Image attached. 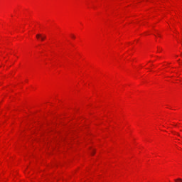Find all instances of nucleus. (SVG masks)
<instances>
[{"label": "nucleus", "instance_id": "obj_1", "mask_svg": "<svg viewBox=\"0 0 182 182\" xmlns=\"http://www.w3.org/2000/svg\"><path fill=\"white\" fill-rule=\"evenodd\" d=\"M36 38L38 39H40L41 41H43L44 40L46 39V36L42 35V34H37Z\"/></svg>", "mask_w": 182, "mask_h": 182}, {"label": "nucleus", "instance_id": "obj_2", "mask_svg": "<svg viewBox=\"0 0 182 182\" xmlns=\"http://www.w3.org/2000/svg\"><path fill=\"white\" fill-rule=\"evenodd\" d=\"M176 182H182V179L181 178H178V179H175Z\"/></svg>", "mask_w": 182, "mask_h": 182}, {"label": "nucleus", "instance_id": "obj_3", "mask_svg": "<svg viewBox=\"0 0 182 182\" xmlns=\"http://www.w3.org/2000/svg\"><path fill=\"white\" fill-rule=\"evenodd\" d=\"M72 38H73L75 39V36H72Z\"/></svg>", "mask_w": 182, "mask_h": 182}, {"label": "nucleus", "instance_id": "obj_4", "mask_svg": "<svg viewBox=\"0 0 182 182\" xmlns=\"http://www.w3.org/2000/svg\"><path fill=\"white\" fill-rule=\"evenodd\" d=\"M93 154H95V152H92V156H93Z\"/></svg>", "mask_w": 182, "mask_h": 182}]
</instances>
